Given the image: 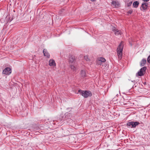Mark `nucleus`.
<instances>
[{"mask_svg": "<svg viewBox=\"0 0 150 150\" xmlns=\"http://www.w3.org/2000/svg\"><path fill=\"white\" fill-rule=\"evenodd\" d=\"M111 4L114 8H118L120 6V4L118 1H112Z\"/></svg>", "mask_w": 150, "mask_h": 150, "instance_id": "5", "label": "nucleus"}, {"mask_svg": "<svg viewBox=\"0 0 150 150\" xmlns=\"http://www.w3.org/2000/svg\"><path fill=\"white\" fill-rule=\"evenodd\" d=\"M139 5V3L137 1H134L133 3V6L134 7L137 8Z\"/></svg>", "mask_w": 150, "mask_h": 150, "instance_id": "13", "label": "nucleus"}, {"mask_svg": "<svg viewBox=\"0 0 150 150\" xmlns=\"http://www.w3.org/2000/svg\"><path fill=\"white\" fill-rule=\"evenodd\" d=\"M49 64L50 66L54 67L56 66L55 61L53 59H50L49 60Z\"/></svg>", "mask_w": 150, "mask_h": 150, "instance_id": "8", "label": "nucleus"}, {"mask_svg": "<svg viewBox=\"0 0 150 150\" xmlns=\"http://www.w3.org/2000/svg\"><path fill=\"white\" fill-rule=\"evenodd\" d=\"M123 47L124 42L123 41H121L117 50L118 57L119 59L120 60L122 59V51Z\"/></svg>", "mask_w": 150, "mask_h": 150, "instance_id": "1", "label": "nucleus"}, {"mask_svg": "<svg viewBox=\"0 0 150 150\" xmlns=\"http://www.w3.org/2000/svg\"><path fill=\"white\" fill-rule=\"evenodd\" d=\"M146 67H144L141 68L140 69V70L141 71H142L144 73L145 71L146 70Z\"/></svg>", "mask_w": 150, "mask_h": 150, "instance_id": "16", "label": "nucleus"}, {"mask_svg": "<svg viewBox=\"0 0 150 150\" xmlns=\"http://www.w3.org/2000/svg\"><path fill=\"white\" fill-rule=\"evenodd\" d=\"M132 125L131 127L134 128L137 125H139V123L137 122H134L132 121Z\"/></svg>", "mask_w": 150, "mask_h": 150, "instance_id": "11", "label": "nucleus"}, {"mask_svg": "<svg viewBox=\"0 0 150 150\" xmlns=\"http://www.w3.org/2000/svg\"><path fill=\"white\" fill-rule=\"evenodd\" d=\"M132 11H133L132 10H129L127 12V13H128L131 14L132 13Z\"/></svg>", "mask_w": 150, "mask_h": 150, "instance_id": "23", "label": "nucleus"}, {"mask_svg": "<svg viewBox=\"0 0 150 150\" xmlns=\"http://www.w3.org/2000/svg\"><path fill=\"white\" fill-rule=\"evenodd\" d=\"M144 1L147 2L149 1V0H143Z\"/></svg>", "mask_w": 150, "mask_h": 150, "instance_id": "24", "label": "nucleus"}, {"mask_svg": "<svg viewBox=\"0 0 150 150\" xmlns=\"http://www.w3.org/2000/svg\"><path fill=\"white\" fill-rule=\"evenodd\" d=\"M43 52L45 56L46 57L48 58H50V55L46 49H44L43 50Z\"/></svg>", "mask_w": 150, "mask_h": 150, "instance_id": "7", "label": "nucleus"}, {"mask_svg": "<svg viewBox=\"0 0 150 150\" xmlns=\"http://www.w3.org/2000/svg\"><path fill=\"white\" fill-rule=\"evenodd\" d=\"M143 73H144L142 71H141L140 69L139 71L138 72L137 74L139 76H142L144 75V74Z\"/></svg>", "mask_w": 150, "mask_h": 150, "instance_id": "14", "label": "nucleus"}, {"mask_svg": "<svg viewBox=\"0 0 150 150\" xmlns=\"http://www.w3.org/2000/svg\"><path fill=\"white\" fill-rule=\"evenodd\" d=\"M11 73V69L8 67L5 68L3 71V73L6 75H9Z\"/></svg>", "mask_w": 150, "mask_h": 150, "instance_id": "3", "label": "nucleus"}, {"mask_svg": "<svg viewBox=\"0 0 150 150\" xmlns=\"http://www.w3.org/2000/svg\"><path fill=\"white\" fill-rule=\"evenodd\" d=\"M76 59L75 57L72 55H70L69 58V64H72L74 63Z\"/></svg>", "mask_w": 150, "mask_h": 150, "instance_id": "4", "label": "nucleus"}, {"mask_svg": "<svg viewBox=\"0 0 150 150\" xmlns=\"http://www.w3.org/2000/svg\"><path fill=\"white\" fill-rule=\"evenodd\" d=\"M146 63V60L144 59H143L141 61L140 63V65L141 67L143 66Z\"/></svg>", "mask_w": 150, "mask_h": 150, "instance_id": "12", "label": "nucleus"}, {"mask_svg": "<svg viewBox=\"0 0 150 150\" xmlns=\"http://www.w3.org/2000/svg\"><path fill=\"white\" fill-rule=\"evenodd\" d=\"M84 59L86 60L87 61H88L90 59L88 58V57L87 56H84Z\"/></svg>", "mask_w": 150, "mask_h": 150, "instance_id": "19", "label": "nucleus"}, {"mask_svg": "<svg viewBox=\"0 0 150 150\" xmlns=\"http://www.w3.org/2000/svg\"><path fill=\"white\" fill-rule=\"evenodd\" d=\"M147 60L148 63H150V55L148 57Z\"/></svg>", "mask_w": 150, "mask_h": 150, "instance_id": "21", "label": "nucleus"}, {"mask_svg": "<svg viewBox=\"0 0 150 150\" xmlns=\"http://www.w3.org/2000/svg\"><path fill=\"white\" fill-rule=\"evenodd\" d=\"M132 3V1L129 2V3H128L127 4V6L128 7L130 6L131 5Z\"/></svg>", "mask_w": 150, "mask_h": 150, "instance_id": "22", "label": "nucleus"}, {"mask_svg": "<svg viewBox=\"0 0 150 150\" xmlns=\"http://www.w3.org/2000/svg\"><path fill=\"white\" fill-rule=\"evenodd\" d=\"M148 4L147 3H144L142 4L141 7L143 10H145L147 7Z\"/></svg>", "mask_w": 150, "mask_h": 150, "instance_id": "9", "label": "nucleus"}, {"mask_svg": "<svg viewBox=\"0 0 150 150\" xmlns=\"http://www.w3.org/2000/svg\"><path fill=\"white\" fill-rule=\"evenodd\" d=\"M91 1H95L96 0H90Z\"/></svg>", "mask_w": 150, "mask_h": 150, "instance_id": "25", "label": "nucleus"}, {"mask_svg": "<svg viewBox=\"0 0 150 150\" xmlns=\"http://www.w3.org/2000/svg\"><path fill=\"white\" fill-rule=\"evenodd\" d=\"M78 92L84 98H87L89 97H91L92 96L91 92L89 91H83L79 89Z\"/></svg>", "mask_w": 150, "mask_h": 150, "instance_id": "2", "label": "nucleus"}, {"mask_svg": "<svg viewBox=\"0 0 150 150\" xmlns=\"http://www.w3.org/2000/svg\"><path fill=\"white\" fill-rule=\"evenodd\" d=\"M132 121H131V122H128L127 124V126H129V127H131V126H132Z\"/></svg>", "mask_w": 150, "mask_h": 150, "instance_id": "17", "label": "nucleus"}, {"mask_svg": "<svg viewBox=\"0 0 150 150\" xmlns=\"http://www.w3.org/2000/svg\"><path fill=\"white\" fill-rule=\"evenodd\" d=\"M80 75L81 76L84 78L86 76V73L85 71L82 70L81 71Z\"/></svg>", "mask_w": 150, "mask_h": 150, "instance_id": "10", "label": "nucleus"}, {"mask_svg": "<svg viewBox=\"0 0 150 150\" xmlns=\"http://www.w3.org/2000/svg\"><path fill=\"white\" fill-rule=\"evenodd\" d=\"M112 31L115 32V34L116 35H121V32L117 29L115 27H113L112 28Z\"/></svg>", "mask_w": 150, "mask_h": 150, "instance_id": "6", "label": "nucleus"}, {"mask_svg": "<svg viewBox=\"0 0 150 150\" xmlns=\"http://www.w3.org/2000/svg\"><path fill=\"white\" fill-rule=\"evenodd\" d=\"M101 62H105L106 60L103 57H100V58H98V59Z\"/></svg>", "mask_w": 150, "mask_h": 150, "instance_id": "15", "label": "nucleus"}, {"mask_svg": "<svg viewBox=\"0 0 150 150\" xmlns=\"http://www.w3.org/2000/svg\"><path fill=\"white\" fill-rule=\"evenodd\" d=\"M102 62H101L98 59L97 60V64L98 65H101L102 64Z\"/></svg>", "mask_w": 150, "mask_h": 150, "instance_id": "20", "label": "nucleus"}, {"mask_svg": "<svg viewBox=\"0 0 150 150\" xmlns=\"http://www.w3.org/2000/svg\"><path fill=\"white\" fill-rule=\"evenodd\" d=\"M70 67L71 69L73 70L74 71L75 70H76V68L74 65H70Z\"/></svg>", "mask_w": 150, "mask_h": 150, "instance_id": "18", "label": "nucleus"}]
</instances>
